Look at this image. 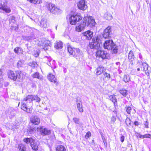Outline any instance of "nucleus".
Segmentation results:
<instances>
[{"mask_svg":"<svg viewBox=\"0 0 151 151\" xmlns=\"http://www.w3.org/2000/svg\"><path fill=\"white\" fill-rule=\"evenodd\" d=\"M26 73L25 72H22L21 71L19 70L17 71L16 77H17V81H21L25 78Z\"/></svg>","mask_w":151,"mask_h":151,"instance_id":"nucleus-11","label":"nucleus"},{"mask_svg":"<svg viewBox=\"0 0 151 151\" xmlns=\"http://www.w3.org/2000/svg\"><path fill=\"white\" fill-rule=\"evenodd\" d=\"M93 33L90 31H87L83 33V36L86 38L88 40L91 39L93 36Z\"/></svg>","mask_w":151,"mask_h":151,"instance_id":"nucleus-19","label":"nucleus"},{"mask_svg":"<svg viewBox=\"0 0 151 151\" xmlns=\"http://www.w3.org/2000/svg\"><path fill=\"white\" fill-rule=\"evenodd\" d=\"M1 12V11H0V12Z\"/></svg>","mask_w":151,"mask_h":151,"instance_id":"nucleus-63","label":"nucleus"},{"mask_svg":"<svg viewBox=\"0 0 151 151\" xmlns=\"http://www.w3.org/2000/svg\"><path fill=\"white\" fill-rule=\"evenodd\" d=\"M73 122L76 124H79L80 123L79 119L76 118L74 117L73 119Z\"/></svg>","mask_w":151,"mask_h":151,"instance_id":"nucleus-39","label":"nucleus"},{"mask_svg":"<svg viewBox=\"0 0 151 151\" xmlns=\"http://www.w3.org/2000/svg\"><path fill=\"white\" fill-rule=\"evenodd\" d=\"M86 26V25L83 20L82 22L76 27V30L78 32H81L84 29Z\"/></svg>","mask_w":151,"mask_h":151,"instance_id":"nucleus-20","label":"nucleus"},{"mask_svg":"<svg viewBox=\"0 0 151 151\" xmlns=\"http://www.w3.org/2000/svg\"><path fill=\"white\" fill-rule=\"evenodd\" d=\"M22 64V62L20 60L18 62L17 65V66L18 67H20L21 66Z\"/></svg>","mask_w":151,"mask_h":151,"instance_id":"nucleus-46","label":"nucleus"},{"mask_svg":"<svg viewBox=\"0 0 151 151\" xmlns=\"http://www.w3.org/2000/svg\"><path fill=\"white\" fill-rule=\"evenodd\" d=\"M15 22V17L14 16H12L10 17L9 18V23L10 24L14 23Z\"/></svg>","mask_w":151,"mask_h":151,"instance_id":"nucleus-38","label":"nucleus"},{"mask_svg":"<svg viewBox=\"0 0 151 151\" xmlns=\"http://www.w3.org/2000/svg\"><path fill=\"white\" fill-rule=\"evenodd\" d=\"M116 118L115 116H112L111 118V122L112 123H114L116 121Z\"/></svg>","mask_w":151,"mask_h":151,"instance_id":"nucleus-42","label":"nucleus"},{"mask_svg":"<svg viewBox=\"0 0 151 151\" xmlns=\"http://www.w3.org/2000/svg\"><path fill=\"white\" fill-rule=\"evenodd\" d=\"M42 3V0H35L34 2V4H39Z\"/></svg>","mask_w":151,"mask_h":151,"instance_id":"nucleus-43","label":"nucleus"},{"mask_svg":"<svg viewBox=\"0 0 151 151\" xmlns=\"http://www.w3.org/2000/svg\"><path fill=\"white\" fill-rule=\"evenodd\" d=\"M21 109L24 111H26L28 113H30L31 112V108L28 109L26 104L24 103H22V104Z\"/></svg>","mask_w":151,"mask_h":151,"instance_id":"nucleus-24","label":"nucleus"},{"mask_svg":"<svg viewBox=\"0 0 151 151\" xmlns=\"http://www.w3.org/2000/svg\"><path fill=\"white\" fill-rule=\"evenodd\" d=\"M130 81V77L129 75H125L124 77V81L126 83Z\"/></svg>","mask_w":151,"mask_h":151,"instance_id":"nucleus-35","label":"nucleus"},{"mask_svg":"<svg viewBox=\"0 0 151 151\" xmlns=\"http://www.w3.org/2000/svg\"><path fill=\"white\" fill-rule=\"evenodd\" d=\"M104 76L106 78H110V75L109 73H104Z\"/></svg>","mask_w":151,"mask_h":151,"instance_id":"nucleus-45","label":"nucleus"},{"mask_svg":"<svg viewBox=\"0 0 151 151\" xmlns=\"http://www.w3.org/2000/svg\"><path fill=\"white\" fill-rule=\"evenodd\" d=\"M18 148L20 151H24L26 150V147L24 145L20 144L18 145Z\"/></svg>","mask_w":151,"mask_h":151,"instance_id":"nucleus-33","label":"nucleus"},{"mask_svg":"<svg viewBox=\"0 0 151 151\" xmlns=\"http://www.w3.org/2000/svg\"><path fill=\"white\" fill-rule=\"evenodd\" d=\"M6 4L4 3V2H2L0 0V9L6 12L9 13L11 11L9 7L6 5Z\"/></svg>","mask_w":151,"mask_h":151,"instance_id":"nucleus-12","label":"nucleus"},{"mask_svg":"<svg viewBox=\"0 0 151 151\" xmlns=\"http://www.w3.org/2000/svg\"><path fill=\"white\" fill-rule=\"evenodd\" d=\"M114 43L112 40H106L104 44V47L105 49L110 50Z\"/></svg>","mask_w":151,"mask_h":151,"instance_id":"nucleus-14","label":"nucleus"},{"mask_svg":"<svg viewBox=\"0 0 151 151\" xmlns=\"http://www.w3.org/2000/svg\"><path fill=\"white\" fill-rule=\"evenodd\" d=\"M143 70L146 72L148 70V65L146 63H142Z\"/></svg>","mask_w":151,"mask_h":151,"instance_id":"nucleus-36","label":"nucleus"},{"mask_svg":"<svg viewBox=\"0 0 151 151\" xmlns=\"http://www.w3.org/2000/svg\"><path fill=\"white\" fill-rule=\"evenodd\" d=\"M111 27L109 26L104 30L103 34L104 38L106 39L109 37L110 33L111 32Z\"/></svg>","mask_w":151,"mask_h":151,"instance_id":"nucleus-15","label":"nucleus"},{"mask_svg":"<svg viewBox=\"0 0 151 151\" xmlns=\"http://www.w3.org/2000/svg\"><path fill=\"white\" fill-rule=\"evenodd\" d=\"M57 26H56V27H55V28H56V30L57 29Z\"/></svg>","mask_w":151,"mask_h":151,"instance_id":"nucleus-62","label":"nucleus"},{"mask_svg":"<svg viewBox=\"0 0 151 151\" xmlns=\"http://www.w3.org/2000/svg\"><path fill=\"white\" fill-rule=\"evenodd\" d=\"M126 124L127 125H130L131 122L129 119H126Z\"/></svg>","mask_w":151,"mask_h":151,"instance_id":"nucleus-48","label":"nucleus"},{"mask_svg":"<svg viewBox=\"0 0 151 151\" xmlns=\"http://www.w3.org/2000/svg\"><path fill=\"white\" fill-rule=\"evenodd\" d=\"M106 55L107 52L106 51L101 50H97L96 53L97 57L101 58L103 59L106 58Z\"/></svg>","mask_w":151,"mask_h":151,"instance_id":"nucleus-10","label":"nucleus"},{"mask_svg":"<svg viewBox=\"0 0 151 151\" xmlns=\"http://www.w3.org/2000/svg\"><path fill=\"white\" fill-rule=\"evenodd\" d=\"M134 55L132 51H130L129 53L128 58L130 62V64L133 65L134 63Z\"/></svg>","mask_w":151,"mask_h":151,"instance_id":"nucleus-22","label":"nucleus"},{"mask_svg":"<svg viewBox=\"0 0 151 151\" xmlns=\"http://www.w3.org/2000/svg\"><path fill=\"white\" fill-rule=\"evenodd\" d=\"M141 134L138 133H136V135L137 137H140V136Z\"/></svg>","mask_w":151,"mask_h":151,"instance_id":"nucleus-52","label":"nucleus"},{"mask_svg":"<svg viewBox=\"0 0 151 151\" xmlns=\"http://www.w3.org/2000/svg\"><path fill=\"white\" fill-rule=\"evenodd\" d=\"M102 138L103 140V142L104 143V146L106 147L107 146V142L103 136H102Z\"/></svg>","mask_w":151,"mask_h":151,"instance_id":"nucleus-44","label":"nucleus"},{"mask_svg":"<svg viewBox=\"0 0 151 151\" xmlns=\"http://www.w3.org/2000/svg\"><path fill=\"white\" fill-rule=\"evenodd\" d=\"M35 130V128H31L29 129V132H30V134H32L34 132Z\"/></svg>","mask_w":151,"mask_h":151,"instance_id":"nucleus-49","label":"nucleus"},{"mask_svg":"<svg viewBox=\"0 0 151 151\" xmlns=\"http://www.w3.org/2000/svg\"><path fill=\"white\" fill-rule=\"evenodd\" d=\"M33 100H35L36 102L39 103L40 101V99L37 95H28L24 99V101H28L30 103Z\"/></svg>","mask_w":151,"mask_h":151,"instance_id":"nucleus-7","label":"nucleus"},{"mask_svg":"<svg viewBox=\"0 0 151 151\" xmlns=\"http://www.w3.org/2000/svg\"><path fill=\"white\" fill-rule=\"evenodd\" d=\"M30 121L33 124L38 125L40 122V119L37 116H32L30 118Z\"/></svg>","mask_w":151,"mask_h":151,"instance_id":"nucleus-13","label":"nucleus"},{"mask_svg":"<svg viewBox=\"0 0 151 151\" xmlns=\"http://www.w3.org/2000/svg\"><path fill=\"white\" fill-rule=\"evenodd\" d=\"M126 109L127 113L128 114H130L132 110L130 106H128L126 108Z\"/></svg>","mask_w":151,"mask_h":151,"instance_id":"nucleus-40","label":"nucleus"},{"mask_svg":"<svg viewBox=\"0 0 151 151\" xmlns=\"http://www.w3.org/2000/svg\"><path fill=\"white\" fill-rule=\"evenodd\" d=\"M77 106L78 110L81 113H82L83 111V109L82 103L81 102L77 103Z\"/></svg>","mask_w":151,"mask_h":151,"instance_id":"nucleus-28","label":"nucleus"},{"mask_svg":"<svg viewBox=\"0 0 151 151\" xmlns=\"http://www.w3.org/2000/svg\"><path fill=\"white\" fill-rule=\"evenodd\" d=\"M63 46V43L61 41H57L54 43V47L56 49H61Z\"/></svg>","mask_w":151,"mask_h":151,"instance_id":"nucleus-25","label":"nucleus"},{"mask_svg":"<svg viewBox=\"0 0 151 151\" xmlns=\"http://www.w3.org/2000/svg\"><path fill=\"white\" fill-rule=\"evenodd\" d=\"M40 26L42 27L46 28L48 27L47 21L45 19H42L40 22Z\"/></svg>","mask_w":151,"mask_h":151,"instance_id":"nucleus-23","label":"nucleus"},{"mask_svg":"<svg viewBox=\"0 0 151 151\" xmlns=\"http://www.w3.org/2000/svg\"><path fill=\"white\" fill-rule=\"evenodd\" d=\"M8 78L12 80L16 81L17 79L16 73L15 74L12 71L9 70L8 73Z\"/></svg>","mask_w":151,"mask_h":151,"instance_id":"nucleus-17","label":"nucleus"},{"mask_svg":"<svg viewBox=\"0 0 151 151\" xmlns=\"http://www.w3.org/2000/svg\"><path fill=\"white\" fill-rule=\"evenodd\" d=\"M91 135V133L90 132H88L85 136V138L88 139Z\"/></svg>","mask_w":151,"mask_h":151,"instance_id":"nucleus-41","label":"nucleus"},{"mask_svg":"<svg viewBox=\"0 0 151 151\" xmlns=\"http://www.w3.org/2000/svg\"><path fill=\"white\" fill-rule=\"evenodd\" d=\"M120 139L121 142H123L124 141V137L123 135L120 138Z\"/></svg>","mask_w":151,"mask_h":151,"instance_id":"nucleus-50","label":"nucleus"},{"mask_svg":"<svg viewBox=\"0 0 151 151\" xmlns=\"http://www.w3.org/2000/svg\"><path fill=\"white\" fill-rule=\"evenodd\" d=\"M139 138L141 139H143L144 138V135H142L141 134Z\"/></svg>","mask_w":151,"mask_h":151,"instance_id":"nucleus-57","label":"nucleus"},{"mask_svg":"<svg viewBox=\"0 0 151 151\" xmlns=\"http://www.w3.org/2000/svg\"><path fill=\"white\" fill-rule=\"evenodd\" d=\"M40 130L41 134L43 135H49L51 133V131L50 130H48L43 127H40Z\"/></svg>","mask_w":151,"mask_h":151,"instance_id":"nucleus-18","label":"nucleus"},{"mask_svg":"<svg viewBox=\"0 0 151 151\" xmlns=\"http://www.w3.org/2000/svg\"><path fill=\"white\" fill-rule=\"evenodd\" d=\"M14 52L17 54H22L23 50L20 47H16L14 49Z\"/></svg>","mask_w":151,"mask_h":151,"instance_id":"nucleus-29","label":"nucleus"},{"mask_svg":"<svg viewBox=\"0 0 151 151\" xmlns=\"http://www.w3.org/2000/svg\"><path fill=\"white\" fill-rule=\"evenodd\" d=\"M82 18V17L79 14L71 15L69 18L70 23L71 25H75Z\"/></svg>","mask_w":151,"mask_h":151,"instance_id":"nucleus-5","label":"nucleus"},{"mask_svg":"<svg viewBox=\"0 0 151 151\" xmlns=\"http://www.w3.org/2000/svg\"><path fill=\"white\" fill-rule=\"evenodd\" d=\"M104 67L99 66L96 69V74L97 75H99L101 74L104 72Z\"/></svg>","mask_w":151,"mask_h":151,"instance_id":"nucleus-27","label":"nucleus"},{"mask_svg":"<svg viewBox=\"0 0 151 151\" xmlns=\"http://www.w3.org/2000/svg\"><path fill=\"white\" fill-rule=\"evenodd\" d=\"M144 135V138H147L151 139V135L150 134H146Z\"/></svg>","mask_w":151,"mask_h":151,"instance_id":"nucleus-47","label":"nucleus"},{"mask_svg":"<svg viewBox=\"0 0 151 151\" xmlns=\"http://www.w3.org/2000/svg\"><path fill=\"white\" fill-rule=\"evenodd\" d=\"M68 51L69 53L73 55L76 59H79L83 57V53L80 51L79 49L72 48L69 46L68 48Z\"/></svg>","mask_w":151,"mask_h":151,"instance_id":"nucleus-1","label":"nucleus"},{"mask_svg":"<svg viewBox=\"0 0 151 151\" xmlns=\"http://www.w3.org/2000/svg\"><path fill=\"white\" fill-rule=\"evenodd\" d=\"M120 63L119 62H117L116 63V64L117 65H119V64Z\"/></svg>","mask_w":151,"mask_h":151,"instance_id":"nucleus-59","label":"nucleus"},{"mask_svg":"<svg viewBox=\"0 0 151 151\" xmlns=\"http://www.w3.org/2000/svg\"><path fill=\"white\" fill-rule=\"evenodd\" d=\"M109 99L112 101L114 103V106H116L117 104V100L115 96L108 95Z\"/></svg>","mask_w":151,"mask_h":151,"instance_id":"nucleus-26","label":"nucleus"},{"mask_svg":"<svg viewBox=\"0 0 151 151\" xmlns=\"http://www.w3.org/2000/svg\"><path fill=\"white\" fill-rule=\"evenodd\" d=\"M46 7L53 14H59L62 13V11L61 9L57 7L55 4L51 3L47 4Z\"/></svg>","mask_w":151,"mask_h":151,"instance_id":"nucleus-3","label":"nucleus"},{"mask_svg":"<svg viewBox=\"0 0 151 151\" xmlns=\"http://www.w3.org/2000/svg\"><path fill=\"white\" fill-rule=\"evenodd\" d=\"M101 41V37L99 36L94 37L90 42L89 47L91 49H97L100 47Z\"/></svg>","mask_w":151,"mask_h":151,"instance_id":"nucleus-2","label":"nucleus"},{"mask_svg":"<svg viewBox=\"0 0 151 151\" xmlns=\"http://www.w3.org/2000/svg\"><path fill=\"white\" fill-rule=\"evenodd\" d=\"M134 124L136 126H138L139 124V122L136 121L134 122Z\"/></svg>","mask_w":151,"mask_h":151,"instance_id":"nucleus-54","label":"nucleus"},{"mask_svg":"<svg viewBox=\"0 0 151 151\" xmlns=\"http://www.w3.org/2000/svg\"><path fill=\"white\" fill-rule=\"evenodd\" d=\"M104 17L106 19L108 20H110L112 19V15L108 12L104 14Z\"/></svg>","mask_w":151,"mask_h":151,"instance_id":"nucleus-30","label":"nucleus"},{"mask_svg":"<svg viewBox=\"0 0 151 151\" xmlns=\"http://www.w3.org/2000/svg\"><path fill=\"white\" fill-rule=\"evenodd\" d=\"M48 42H49V41L45 40L44 39L42 40L40 39L39 41V42L38 43V45L40 46L41 48L47 50V46L49 45H48Z\"/></svg>","mask_w":151,"mask_h":151,"instance_id":"nucleus-9","label":"nucleus"},{"mask_svg":"<svg viewBox=\"0 0 151 151\" xmlns=\"http://www.w3.org/2000/svg\"><path fill=\"white\" fill-rule=\"evenodd\" d=\"M137 70L138 71H139L140 70V68H138Z\"/></svg>","mask_w":151,"mask_h":151,"instance_id":"nucleus-60","label":"nucleus"},{"mask_svg":"<svg viewBox=\"0 0 151 151\" xmlns=\"http://www.w3.org/2000/svg\"><path fill=\"white\" fill-rule=\"evenodd\" d=\"M83 20L86 25L87 26L92 27L95 24L94 20L91 17H84Z\"/></svg>","mask_w":151,"mask_h":151,"instance_id":"nucleus-6","label":"nucleus"},{"mask_svg":"<svg viewBox=\"0 0 151 151\" xmlns=\"http://www.w3.org/2000/svg\"><path fill=\"white\" fill-rule=\"evenodd\" d=\"M56 151H66L65 147L62 145L58 146L56 148Z\"/></svg>","mask_w":151,"mask_h":151,"instance_id":"nucleus-31","label":"nucleus"},{"mask_svg":"<svg viewBox=\"0 0 151 151\" xmlns=\"http://www.w3.org/2000/svg\"><path fill=\"white\" fill-rule=\"evenodd\" d=\"M78 8L83 11H84L87 8V6L85 0H81L77 4Z\"/></svg>","mask_w":151,"mask_h":151,"instance_id":"nucleus-8","label":"nucleus"},{"mask_svg":"<svg viewBox=\"0 0 151 151\" xmlns=\"http://www.w3.org/2000/svg\"><path fill=\"white\" fill-rule=\"evenodd\" d=\"M39 55V52H37L36 54H35L34 55L35 57H37Z\"/></svg>","mask_w":151,"mask_h":151,"instance_id":"nucleus-56","label":"nucleus"},{"mask_svg":"<svg viewBox=\"0 0 151 151\" xmlns=\"http://www.w3.org/2000/svg\"><path fill=\"white\" fill-rule=\"evenodd\" d=\"M2 71L0 69V79H1L2 78Z\"/></svg>","mask_w":151,"mask_h":151,"instance_id":"nucleus-53","label":"nucleus"},{"mask_svg":"<svg viewBox=\"0 0 151 151\" xmlns=\"http://www.w3.org/2000/svg\"><path fill=\"white\" fill-rule=\"evenodd\" d=\"M144 125L145 126L146 128H148V123L147 121L144 123Z\"/></svg>","mask_w":151,"mask_h":151,"instance_id":"nucleus-51","label":"nucleus"},{"mask_svg":"<svg viewBox=\"0 0 151 151\" xmlns=\"http://www.w3.org/2000/svg\"><path fill=\"white\" fill-rule=\"evenodd\" d=\"M139 57L140 58H141H141H142V56H141V55H139Z\"/></svg>","mask_w":151,"mask_h":151,"instance_id":"nucleus-61","label":"nucleus"},{"mask_svg":"<svg viewBox=\"0 0 151 151\" xmlns=\"http://www.w3.org/2000/svg\"><path fill=\"white\" fill-rule=\"evenodd\" d=\"M27 1H29L30 3L34 4V2L35 0H27Z\"/></svg>","mask_w":151,"mask_h":151,"instance_id":"nucleus-55","label":"nucleus"},{"mask_svg":"<svg viewBox=\"0 0 151 151\" xmlns=\"http://www.w3.org/2000/svg\"><path fill=\"white\" fill-rule=\"evenodd\" d=\"M2 84L0 82V88H2Z\"/></svg>","mask_w":151,"mask_h":151,"instance_id":"nucleus-58","label":"nucleus"},{"mask_svg":"<svg viewBox=\"0 0 151 151\" xmlns=\"http://www.w3.org/2000/svg\"><path fill=\"white\" fill-rule=\"evenodd\" d=\"M24 141L26 143H30L32 149L34 150H38L39 143L31 138H27L24 139Z\"/></svg>","mask_w":151,"mask_h":151,"instance_id":"nucleus-4","label":"nucleus"},{"mask_svg":"<svg viewBox=\"0 0 151 151\" xmlns=\"http://www.w3.org/2000/svg\"><path fill=\"white\" fill-rule=\"evenodd\" d=\"M119 92L124 97H126L128 94L127 91L124 89L120 90Z\"/></svg>","mask_w":151,"mask_h":151,"instance_id":"nucleus-32","label":"nucleus"},{"mask_svg":"<svg viewBox=\"0 0 151 151\" xmlns=\"http://www.w3.org/2000/svg\"><path fill=\"white\" fill-rule=\"evenodd\" d=\"M111 48L110 50H111L112 54H116L118 52L119 47L115 43H114Z\"/></svg>","mask_w":151,"mask_h":151,"instance_id":"nucleus-21","label":"nucleus"},{"mask_svg":"<svg viewBox=\"0 0 151 151\" xmlns=\"http://www.w3.org/2000/svg\"><path fill=\"white\" fill-rule=\"evenodd\" d=\"M32 76L34 78H37L40 80H41L42 79V78L40 76L39 73L37 72L33 74L32 75Z\"/></svg>","mask_w":151,"mask_h":151,"instance_id":"nucleus-34","label":"nucleus"},{"mask_svg":"<svg viewBox=\"0 0 151 151\" xmlns=\"http://www.w3.org/2000/svg\"><path fill=\"white\" fill-rule=\"evenodd\" d=\"M28 65H29L32 67H35L37 66V63L34 61L29 63Z\"/></svg>","mask_w":151,"mask_h":151,"instance_id":"nucleus-37","label":"nucleus"},{"mask_svg":"<svg viewBox=\"0 0 151 151\" xmlns=\"http://www.w3.org/2000/svg\"><path fill=\"white\" fill-rule=\"evenodd\" d=\"M47 78L48 80L51 82L53 83L57 86L58 85V83L57 82V79L56 78L55 76L52 73H49L47 76Z\"/></svg>","mask_w":151,"mask_h":151,"instance_id":"nucleus-16","label":"nucleus"}]
</instances>
